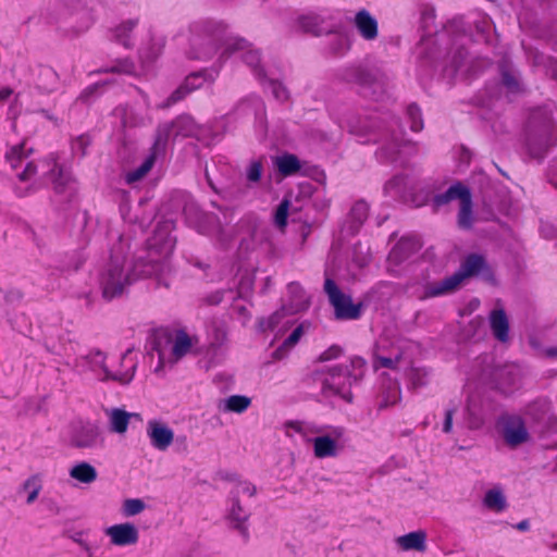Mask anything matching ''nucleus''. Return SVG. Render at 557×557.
Returning <instances> with one entry per match:
<instances>
[{
	"instance_id": "nucleus-5",
	"label": "nucleus",
	"mask_w": 557,
	"mask_h": 557,
	"mask_svg": "<svg viewBox=\"0 0 557 557\" xmlns=\"http://www.w3.org/2000/svg\"><path fill=\"white\" fill-rule=\"evenodd\" d=\"M107 356L99 349L90 350L86 356L75 359L74 368L85 371H91L100 381H116L121 384H128L137 368V355L133 349H127L123 354V363L128 367L127 371H113L107 364Z\"/></svg>"
},
{
	"instance_id": "nucleus-18",
	"label": "nucleus",
	"mask_w": 557,
	"mask_h": 557,
	"mask_svg": "<svg viewBox=\"0 0 557 557\" xmlns=\"http://www.w3.org/2000/svg\"><path fill=\"white\" fill-rule=\"evenodd\" d=\"M502 434L506 444L511 447L529 441V432L523 419L519 416H506L500 420Z\"/></svg>"
},
{
	"instance_id": "nucleus-51",
	"label": "nucleus",
	"mask_w": 557,
	"mask_h": 557,
	"mask_svg": "<svg viewBox=\"0 0 557 557\" xmlns=\"http://www.w3.org/2000/svg\"><path fill=\"white\" fill-rule=\"evenodd\" d=\"M467 413H468L467 424H468L469 429L476 430L483 425L484 419H483L482 414L479 411H476L475 408H473L471 401L468 403Z\"/></svg>"
},
{
	"instance_id": "nucleus-19",
	"label": "nucleus",
	"mask_w": 557,
	"mask_h": 557,
	"mask_svg": "<svg viewBox=\"0 0 557 557\" xmlns=\"http://www.w3.org/2000/svg\"><path fill=\"white\" fill-rule=\"evenodd\" d=\"M110 544L117 547L134 546L139 541V530L131 522H123L110 525L104 529Z\"/></svg>"
},
{
	"instance_id": "nucleus-24",
	"label": "nucleus",
	"mask_w": 557,
	"mask_h": 557,
	"mask_svg": "<svg viewBox=\"0 0 557 557\" xmlns=\"http://www.w3.org/2000/svg\"><path fill=\"white\" fill-rule=\"evenodd\" d=\"M227 518L233 527L240 533L245 541L249 537L246 522L249 518L248 510L240 505L239 499L231 497V505L227 511Z\"/></svg>"
},
{
	"instance_id": "nucleus-64",
	"label": "nucleus",
	"mask_w": 557,
	"mask_h": 557,
	"mask_svg": "<svg viewBox=\"0 0 557 557\" xmlns=\"http://www.w3.org/2000/svg\"><path fill=\"white\" fill-rule=\"evenodd\" d=\"M550 547L555 550H557V541L550 545Z\"/></svg>"
},
{
	"instance_id": "nucleus-25",
	"label": "nucleus",
	"mask_w": 557,
	"mask_h": 557,
	"mask_svg": "<svg viewBox=\"0 0 557 557\" xmlns=\"http://www.w3.org/2000/svg\"><path fill=\"white\" fill-rule=\"evenodd\" d=\"M205 82L203 73H194L185 78V81L172 92L169 101L172 103L186 100V96L191 91L201 87Z\"/></svg>"
},
{
	"instance_id": "nucleus-40",
	"label": "nucleus",
	"mask_w": 557,
	"mask_h": 557,
	"mask_svg": "<svg viewBox=\"0 0 557 557\" xmlns=\"http://www.w3.org/2000/svg\"><path fill=\"white\" fill-rule=\"evenodd\" d=\"M327 46L333 54L344 53L350 47L349 36L345 33H333L329 37Z\"/></svg>"
},
{
	"instance_id": "nucleus-55",
	"label": "nucleus",
	"mask_w": 557,
	"mask_h": 557,
	"mask_svg": "<svg viewBox=\"0 0 557 557\" xmlns=\"http://www.w3.org/2000/svg\"><path fill=\"white\" fill-rule=\"evenodd\" d=\"M341 354H342V348L337 345H333L320 355L319 360L320 361H330L332 359H336L337 357H339Z\"/></svg>"
},
{
	"instance_id": "nucleus-8",
	"label": "nucleus",
	"mask_w": 557,
	"mask_h": 557,
	"mask_svg": "<svg viewBox=\"0 0 557 557\" xmlns=\"http://www.w3.org/2000/svg\"><path fill=\"white\" fill-rule=\"evenodd\" d=\"M197 343L198 338L196 336H190L183 330L176 331L172 338H166L164 342L157 341L151 355V358L154 357V354L158 357L154 372H164L166 368L172 367L186 356Z\"/></svg>"
},
{
	"instance_id": "nucleus-10",
	"label": "nucleus",
	"mask_w": 557,
	"mask_h": 557,
	"mask_svg": "<svg viewBox=\"0 0 557 557\" xmlns=\"http://www.w3.org/2000/svg\"><path fill=\"white\" fill-rule=\"evenodd\" d=\"M484 267V259L479 255H470L461 263L460 270L455 274L440 281L433 282L425 286L424 294L421 299L443 296L456 290L462 281L471 275L476 274Z\"/></svg>"
},
{
	"instance_id": "nucleus-34",
	"label": "nucleus",
	"mask_w": 557,
	"mask_h": 557,
	"mask_svg": "<svg viewBox=\"0 0 557 557\" xmlns=\"http://www.w3.org/2000/svg\"><path fill=\"white\" fill-rule=\"evenodd\" d=\"M305 333V325L299 324L293 332L284 339L281 346L273 351V358L281 360L287 356V354L295 347Z\"/></svg>"
},
{
	"instance_id": "nucleus-48",
	"label": "nucleus",
	"mask_w": 557,
	"mask_h": 557,
	"mask_svg": "<svg viewBox=\"0 0 557 557\" xmlns=\"http://www.w3.org/2000/svg\"><path fill=\"white\" fill-rule=\"evenodd\" d=\"M145 509V503L139 498L125 499L122 505V512L125 517H134Z\"/></svg>"
},
{
	"instance_id": "nucleus-4",
	"label": "nucleus",
	"mask_w": 557,
	"mask_h": 557,
	"mask_svg": "<svg viewBox=\"0 0 557 557\" xmlns=\"http://www.w3.org/2000/svg\"><path fill=\"white\" fill-rule=\"evenodd\" d=\"M557 145V124L554 119L540 108L529 117L525 128V149L535 160H543L549 149Z\"/></svg>"
},
{
	"instance_id": "nucleus-16",
	"label": "nucleus",
	"mask_w": 557,
	"mask_h": 557,
	"mask_svg": "<svg viewBox=\"0 0 557 557\" xmlns=\"http://www.w3.org/2000/svg\"><path fill=\"white\" fill-rule=\"evenodd\" d=\"M102 442L99 428L91 422L78 421L71 425L69 444L79 449L97 447Z\"/></svg>"
},
{
	"instance_id": "nucleus-7",
	"label": "nucleus",
	"mask_w": 557,
	"mask_h": 557,
	"mask_svg": "<svg viewBox=\"0 0 557 557\" xmlns=\"http://www.w3.org/2000/svg\"><path fill=\"white\" fill-rule=\"evenodd\" d=\"M38 168L41 169L42 175L51 181L53 190L57 194L65 196L73 194L75 189L74 181L71 174L58 164L54 156L41 160L38 164L34 161L26 162L23 171L17 173V177L22 182L30 181L37 173Z\"/></svg>"
},
{
	"instance_id": "nucleus-52",
	"label": "nucleus",
	"mask_w": 557,
	"mask_h": 557,
	"mask_svg": "<svg viewBox=\"0 0 557 557\" xmlns=\"http://www.w3.org/2000/svg\"><path fill=\"white\" fill-rule=\"evenodd\" d=\"M268 88L272 92L274 101L285 102L288 100V92L281 83L271 81Z\"/></svg>"
},
{
	"instance_id": "nucleus-58",
	"label": "nucleus",
	"mask_w": 557,
	"mask_h": 557,
	"mask_svg": "<svg viewBox=\"0 0 557 557\" xmlns=\"http://www.w3.org/2000/svg\"><path fill=\"white\" fill-rule=\"evenodd\" d=\"M453 416H454V410L451 409H448L445 413V420H444V423H443V432L445 433H449L453 429Z\"/></svg>"
},
{
	"instance_id": "nucleus-36",
	"label": "nucleus",
	"mask_w": 557,
	"mask_h": 557,
	"mask_svg": "<svg viewBox=\"0 0 557 557\" xmlns=\"http://www.w3.org/2000/svg\"><path fill=\"white\" fill-rule=\"evenodd\" d=\"M484 506L495 512H500L507 507L506 497L500 487L488 490L483 498Z\"/></svg>"
},
{
	"instance_id": "nucleus-6",
	"label": "nucleus",
	"mask_w": 557,
	"mask_h": 557,
	"mask_svg": "<svg viewBox=\"0 0 557 557\" xmlns=\"http://www.w3.org/2000/svg\"><path fill=\"white\" fill-rule=\"evenodd\" d=\"M366 372V361L360 357H352L349 364L336 366L330 369L323 380V393L336 395L345 401L352 400L351 387L362 380Z\"/></svg>"
},
{
	"instance_id": "nucleus-21",
	"label": "nucleus",
	"mask_w": 557,
	"mask_h": 557,
	"mask_svg": "<svg viewBox=\"0 0 557 557\" xmlns=\"http://www.w3.org/2000/svg\"><path fill=\"white\" fill-rule=\"evenodd\" d=\"M419 249L418 240L409 237L401 238L391 250L387 258L388 271L398 273V267Z\"/></svg>"
},
{
	"instance_id": "nucleus-43",
	"label": "nucleus",
	"mask_w": 557,
	"mask_h": 557,
	"mask_svg": "<svg viewBox=\"0 0 557 557\" xmlns=\"http://www.w3.org/2000/svg\"><path fill=\"white\" fill-rule=\"evenodd\" d=\"M500 73H502L504 85L510 91H519L520 90L519 74L510 64H507V63L503 64Z\"/></svg>"
},
{
	"instance_id": "nucleus-59",
	"label": "nucleus",
	"mask_w": 557,
	"mask_h": 557,
	"mask_svg": "<svg viewBox=\"0 0 557 557\" xmlns=\"http://www.w3.org/2000/svg\"><path fill=\"white\" fill-rule=\"evenodd\" d=\"M111 71L129 74L133 72V64L128 61H123L120 62L117 66L112 67Z\"/></svg>"
},
{
	"instance_id": "nucleus-57",
	"label": "nucleus",
	"mask_w": 557,
	"mask_h": 557,
	"mask_svg": "<svg viewBox=\"0 0 557 557\" xmlns=\"http://www.w3.org/2000/svg\"><path fill=\"white\" fill-rule=\"evenodd\" d=\"M548 181L557 189V160H555L548 170Z\"/></svg>"
},
{
	"instance_id": "nucleus-42",
	"label": "nucleus",
	"mask_w": 557,
	"mask_h": 557,
	"mask_svg": "<svg viewBox=\"0 0 557 557\" xmlns=\"http://www.w3.org/2000/svg\"><path fill=\"white\" fill-rule=\"evenodd\" d=\"M299 26L302 30L313 35H322L324 33L323 20L319 15L309 14L299 18Z\"/></svg>"
},
{
	"instance_id": "nucleus-27",
	"label": "nucleus",
	"mask_w": 557,
	"mask_h": 557,
	"mask_svg": "<svg viewBox=\"0 0 557 557\" xmlns=\"http://www.w3.org/2000/svg\"><path fill=\"white\" fill-rule=\"evenodd\" d=\"M138 23V18H128L122 21L111 30L113 40L123 45L124 47H132L133 33L137 27Z\"/></svg>"
},
{
	"instance_id": "nucleus-22",
	"label": "nucleus",
	"mask_w": 557,
	"mask_h": 557,
	"mask_svg": "<svg viewBox=\"0 0 557 557\" xmlns=\"http://www.w3.org/2000/svg\"><path fill=\"white\" fill-rule=\"evenodd\" d=\"M524 416L533 423L544 428H552L556 424V417L552 413V405L547 399H537L529 404L524 409Z\"/></svg>"
},
{
	"instance_id": "nucleus-41",
	"label": "nucleus",
	"mask_w": 557,
	"mask_h": 557,
	"mask_svg": "<svg viewBox=\"0 0 557 557\" xmlns=\"http://www.w3.org/2000/svg\"><path fill=\"white\" fill-rule=\"evenodd\" d=\"M251 404V399L243 395H232L223 403V410L236 413L246 411Z\"/></svg>"
},
{
	"instance_id": "nucleus-56",
	"label": "nucleus",
	"mask_w": 557,
	"mask_h": 557,
	"mask_svg": "<svg viewBox=\"0 0 557 557\" xmlns=\"http://www.w3.org/2000/svg\"><path fill=\"white\" fill-rule=\"evenodd\" d=\"M18 97L10 87H2L0 89V102H17Z\"/></svg>"
},
{
	"instance_id": "nucleus-35",
	"label": "nucleus",
	"mask_w": 557,
	"mask_h": 557,
	"mask_svg": "<svg viewBox=\"0 0 557 557\" xmlns=\"http://www.w3.org/2000/svg\"><path fill=\"white\" fill-rule=\"evenodd\" d=\"M30 153L32 149L26 148L25 143H21L10 147V149L5 152V160L12 169L17 170L20 166H22L23 162L28 158Z\"/></svg>"
},
{
	"instance_id": "nucleus-49",
	"label": "nucleus",
	"mask_w": 557,
	"mask_h": 557,
	"mask_svg": "<svg viewBox=\"0 0 557 557\" xmlns=\"http://www.w3.org/2000/svg\"><path fill=\"white\" fill-rule=\"evenodd\" d=\"M290 207V202L288 199H283L282 202L277 206L274 213V224L283 230L287 224L288 210Z\"/></svg>"
},
{
	"instance_id": "nucleus-30",
	"label": "nucleus",
	"mask_w": 557,
	"mask_h": 557,
	"mask_svg": "<svg viewBox=\"0 0 557 557\" xmlns=\"http://www.w3.org/2000/svg\"><path fill=\"white\" fill-rule=\"evenodd\" d=\"M69 475L71 479L82 484H91L98 478L96 468L87 461H81L74 465L69 470Z\"/></svg>"
},
{
	"instance_id": "nucleus-20",
	"label": "nucleus",
	"mask_w": 557,
	"mask_h": 557,
	"mask_svg": "<svg viewBox=\"0 0 557 557\" xmlns=\"http://www.w3.org/2000/svg\"><path fill=\"white\" fill-rule=\"evenodd\" d=\"M147 436L153 448L165 451L174 441L173 430L163 421L152 419L147 422Z\"/></svg>"
},
{
	"instance_id": "nucleus-28",
	"label": "nucleus",
	"mask_w": 557,
	"mask_h": 557,
	"mask_svg": "<svg viewBox=\"0 0 557 557\" xmlns=\"http://www.w3.org/2000/svg\"><path fill=\"white\" fill-rule=\"evenodd\" d=\"M273 165L284 176H292L301 169L300 160L293 153H282L273 158Z\"/></svg>"
},
{
	"instance_id": "nucleus-38",
	"label": "nucleus",
	"mask_w": 557,
	"mask_h": 557,
	"mask_svg": "<svg viewBox=\"0 0 557 557\" xmlns=\"http://www.w3.org/2000/svg\"><path fill=\"white\" fill-rule=\"evenodd\" d=\"M401 146L403 139L396 135H393L389 141H386L382 145L377 151V157L381 160L394 161L400 151Z\"/></svg>"
},
{
	"instance_id": "nucleus-63",
	"label": "nucleus",
	"mask_w": 557,
	"mask_h": 557,
	"mask_svg": "<svg viewBox=\"0 0 557 557\" xmlns=\"http://www.w3.org/2000/svg\"><path fill=\"white\" fill-rule=\"evenodd\" d=\"M547 355L550 357H557V347L548 349Z\"/></svg>"
},
{
	"instance_id": "nucleus-39",
	"label": "nucleus",
	"mask_w": 557,
	"mask_h": 557,
	"mask_svg": "<svg viewBox=\"0 0 557 557\" xmlns=\"http://www.w3.org/2000/svg\"><path fill=\"white\" fill-rule=\"evenodd\" d=\"M400 399V387L399 384L394 381L389 382L387 386H385L382 391L381 400L379 404V408H387L397 404Z\"/></svg>"
},
{
	"instance_id": "nucleus-60",
	"label": "nucleus",
	"mask_w": 557,
	"mask_h": 557,
	"mask_svg": "<svg viewBox=\"0 0 557 557\" xmlns=\"http://www.w3.org/2000/svg\"><path fill=\"white\" fill-rule=\"evenodd\" d=\"M223 298V293L222 292H216L214 294H212L211 296H209L207 299H206V302L208 305H218L221 302Z\"/></svg>"
},
{
	"instance_id": "nucleus-14",
	"label": "nucleus",
	"mask_w": 557,
	"mask_h": 557,
	"mask_svg": "<svg viewBox=\"0 0 557 557\" xmlns=\"http://www.w3.org/2000/svg\"><path fill=\"white\" fill-rule=\"evenodd\" d=\"M521 369L515 363L484 369L482 380L494 385L503 393H511L516 389L521 381Z\"/></svg>"
},
{
	"instance_id": "nucleus-13",
	"label": "nucleus",
	"mask_w": 557,
	"mask_h": 557,
	"mask_svg": "<svg viewBox=\"0 0 557 557\" xmlns=\"http://www.w3.org/2000/svg\"><path fill=\"white\" fill-rule=\"evenodd\" d=\"M242 52L245 63L252 70L255 76L259 79L265 78V72L261 62L260 52L243 38L230 37L223 44L221 58L227 59L230 55Z\"/></svg>"
},
{
	"instance_id": "nucleus-44",
	"label": "nucleus",
	"mask_w": 557,
	"mask_h": 557,
	"mask_svg": "<svg viewBox=\"0 0 557 557\" xmlns=\"http://www.w3.org/2000/svg\"><path fill=\"white\" fill-rule=\"evenodd\" d=\"M533 65L545 67L546 74L557 79V61L550 58L544 57L537 51H532L530 54Z\"/></svg>"
},
{
	"instance_id": "nucleus-33",
	"label": "nucleus",
	"mask_w": 557,
	"mask_h": 557,
	"mask_svg": "<svg viewBox=\"0 0 557 557\" xmlns=\"http://www.w3.org/2000/svg\"><path fill=\"white\" fill-rule=\"evenodd\" d=\"M369 213V206L367 202L357 201L350 209L348 227L350 234H356L363 222L367 220Z\"/></svg>"
},
{
	"instance_id": "nucleus-31",
	"label": "nucleus",
	"mask_w": 557,
	"mask_h": 557,
	"mask_svg": "<svg viewBox=\"0 0 557 557\" xmlns=\"http://www.w3.org/2000/svg\"><path fill=\"white\" fill-rule=\"evenodd\" d=\"M426 534L423 531H414L396 539L397 545L403 550L424 552L426 548Z\"/></svg>"
},
{
	"instance_id": "nucleus-53",
	"label": "nucleus",
	"mask_w": 557,
	"mask_h": 557,
	"mask_svg": "<svg viewBox=\"0 0 557 557\" xmlns=\"http://www.w3.org/2000/svg\"><path fill=\"white\" fill-rule=\"evenodd\" d=\"M88 145L89 139L87 136H78L72 141V151L74 154L83 157L86 153V148L88 147Z\"/></svg>"
},
{
	"instance_id": "nucleus-32",
	"label": "nucleus",
	"mask_w": 557,
	"mask_h": 557,
	"mask_svg": "<svg viewBox=\"0 0 557 557\" xmlns=\"http://www.w3.org/2000/svg\"><path fill=\"white\" fill-rule=\"evenodd\" d=\"M490 324L494 336L500 341L508 339L509 323L503 309H495L491 312Z\"/></svg>"
},
{
	"instance_id": "nucleus-9",
	"label": "nucleus",
	"mask_w": 557,
	"mask_h": 557,
	"mask_svg": "<svg viewBox=\"0 0 557 557\" xmlns=\"http://www.w3.org/2000/svg\"><path fill=\"white\" fill-rule=\"evenodd\" d=\"M288 293L294 297L290 307L288 309L283 307L267 320L260 321V329L263 332H275V339L293 326L294 320L292 315L307 307L306 296L298 283H290L288 285Z\"/></svg>"
},
{
	"instance_id": "nucleus-29",
	"label": "nucleus",
	"mask_w": 557,
	"mask_h": 557,
	"mask_svg": "<svg viewBox=\"0 0 557 557\" xmlns=\"http://www.w3.org/2000/svg\"><path fill=\"white\" fill-rule=\"evenodd\" d=\"M106 414L109 420L110 430L117 434H124L129 424L133 413H129L120 408L107 409Z\"/></svg>"
},
{
	"instance_id": "nucleus-23",
	"label": "nucleus",
	"mask_w": 557,
	"mask_h": 557,
	"mask_svg": "<svg viewBox=\"0 0 557 557\" xmlns=\"http://www.w3.org/2000/svg\"><path fill=\"white\" fill-rule=\"evenodd\" d=\"M325 431V425H318L311 422L305 421H289L285 424V433L292 437L294 434H298L307 443L314 444L315 436H319Z\"/></svg>"
},
{
	"instance_id": "nucleus-26",
	"label": "nucleus",
	"mask_w": 557,
	"mask_h": 557,
	"mask_svg": "<svg viewBox=\"0 0 557 557\" xmlns=\"http://www.w3.org/2000/svg\"><path fill=\"white\" fill-rule=\"evenodd\" d=\"M355 25L366 40H373L377 36V22L366 10L359 11L355 16Z\"/></svg>"
},
{
	"instance_id": "nucleus-50",
	"label": "nucleus",
	"mask_w": 557,
	"mask_h": 557,
	"mask_svg": "<svg viewBox=\"0 0 557 557\" xmlns=\"http://www.w3.org/2000/svg\"><path fill=\"white\" fill-rule=\"evenodd\" d=\"M256 494V486L247 481L238 482L231 492L232 498L239 499L240 496L252 497Z\"/></svg>"
},
{
	"instance_id": "nucleus-12",
	"label": "nucleus",
	"mask_w": 557,
	"mask_h": 557,
	"mask_svg": "<svg viewBox=\"0 0 557 557\" xmlns=\"http://www.w3.org/2000/svg\"><path fill=\"white\" fill-rule=\"evenodd\" d=\"M324 292L334 308L337 320H357L361 317L362 304H354L350 296L344 294L330 277L325 278Z\"/></svg>"
},
{
	"instance_id": "nucleus-54",
	"label": "nucleus",
	"mask_w": 557,
	"mask_h": 557,
	"mask_svg": "<svg viewBox=\"0 0 557 557\" xmlns=\"http://www.w3.org/2000/svg\"><path fill=\"white\" fill-rule=\"evenodd\" d=\"M101 86L99 84H94L85 88L81 94V100L84 102L87 101H96L97 95L100 91Z\"/></svg>"
},
{
	"instance_id": "nucleus-45",
	"label": "nucleus",
	"mask_w": 557,
	"mask_h": 557,
	"mask_svg": "<svg viewBox=\"0 0 557 557\" xmlns=\"http://www.w3.org/2000/svg\"><path fill=\"white\" fill-rule=\"evenodd\" d=\"M164 44V38L152 37L148 48L143 53L144 59L149 62L154 61L162 53Z\"/></svg>"
},
{
	"instance_id": "nucleus-15",
	"label": "nucleus",
	"mask_w": 557,
	"mask_h": 557,
	"mask_svg": "<svg viewBox=\"0 0 557 557\" xmlns=\"http://www.w3.org/2000/svg\"><path fill=\"white\" fill-rule=\"evenodd\" d=\"M459 200L458 223L461 227H470L472 224V201L469 189L458 183L450 186L444 194L435 196V206H443L451 200Z\"/></svg>"
},
{
	"instance_id": "nucleus-17",
	"label": "nucleus",
	"mask_w": 557,
	"mask_h": 557,
	"mask_svg": "<svg viewBox=\"0 0 557 557\" xmlns=\"http://www.w3.org/2000/svg\"><path fill=\"white\" fill-rule=\"evenodd\" d=\"M169 138V129L168 127L160 128L158 131L154 144L151 148V153L146 158L143 164L134 171H131L126 174V182L128 184H133L135 182L140 181L147 173L152 169L156 159L159 154L163 153L166 148Z\"/></svg>"
},
{
	"instance_id": "nucleus-61",
	"label": "nucleus",
	"mask_w": 557,
	"mask_h": 557,
	"mask_svg": "<svg viewBox=\"0 0 557 557\" xmlns=\"http://www.w3.org/2000/svg\"><path fill=\"white\" fill-rule=\"evenodd\" d=\"M529 521L527 520H523V521H520L518 524H517V529L520 530V531H527L529 529Z\"/></svg>"
},
{
	"instance_id": "nucleus-11",
	"label": "nucleus",
	"mask_w": 557,
	"mask_h": 557,
	"mask_svg": "<svg viewBox=\"0 0 557 557\" xmlns=\"http://www.w3.org/2000/svg\"><path fill=\"white\" fill-rule=\"evenodd\" d=\"M346 429L343 426L325 425L319 436H315L313 455L318 459L334 458L345 448L347 436Z\"/></svg>"
},
{
	"instance_id": "nucleus-62",
	"label": "nucleus",
	"mask_w": 557,
	"mask_h": 557,
	"mask_svg": "<svg viewBox=\"0 0 557 557\" xmlns=\"http://www.w3.org/2000/svg\"><path fill=\"white\" fill-rule=\"evenodd\" d=\"M113 371H127L128 370V367L126 364L123 363V355L121 356V359H120V367L119 368H113Z\"/></svg>"
},
{
	"instance_id": "nucleus-46",
	"label": "nucleus",
	"mask_w": 557,
	"mask_h": 557,
	"mask_svg": "<svg viewBox=\"0 0 557 557\" xmlns=\"http://www.w3.org/2000/svg\"><path fill=\"white\" fill-rule=\"evenodd\" d=\"M406 123L409 125L412 132H420L423 128L420 107H407Z\"/></svg>"
},
{
	"instance_id": "nucleus-47",
	"label": "nucleus",
	"mask_w": 557,
	"mask_h": 557,
	"mask_svg": "<svg viewBox=\"0 0 557 557\" xmlns=\"http://www.w3.org/2000/svg\"><path fill=\"white\" fill-rule=\"evenodd\" d=\"M263 173V163L261 159L251 160L246 168L245 174L249 183H258Z\"/></svg>"
},
{
	"instance_id": "nucleus-2",
	"label": "nucleus",
	"mask_w": 557,
	"mask_h": 557,
	"mask_svg": "<svg viewBox=\"0 0 557 557\" xmlns=\"http://www.w3.org/2000/svg\"><path fill=\"white\" fill-rule=\"evenodd\" d=\"M411 347L412 345L406 339L389 342L386 338H380L374 349V369L404 371L412 388L425 385L429 373L424 368L411 366Z\"/></svg>"
},
{
	"instance_id": "nucleus-37",
	"label": "nucleus",
	"mask_w": 557,
	"mask_h": 557,
	"mask_svg": "<svg viewBox=\"0 0 557 557\" xmlns=\"http://www.w3.org/2000/svg\"><path fill=\"white\" fill-rule=\"evenodd\" d=\"M21 490L27 494L26 504L32 505L42 490V480L39 474H33L22 484Z\"/></svg>"
},
{
	"instance_id": "nucleus-3",
	"label": "nucleus",
	"mask_w": 557,
	"mask_h": 557,
	"mask_svg": "<svg viewBox=\"0 0 557 557\" xmlns=\"http://www.w3.org/2000/svg\"><path fill=\"white\" fill-rule=\"evenodd\" d=\"M225 40V28L221 24L210 21L197 22L188 28L185 53L189 59L208 61L220 51L219 60L224 61L221 54Z\"/></svg>"
},
{
	"instance_id": "nucleus-1",
	"label": "nucleus",
	"mask_w": 557,
	"mask_h": 557,
	"mask_svg": "<svg viewBox=\"0 0 557 557\" xmlns=\"http://www.w3.org/2000/svg\"><path fill=\"white\" fill-rule=\"evenodd\" d=\"M172 224L163 222L157 226L147 242V249L128 259L131 249L128 237L121 235L111 248L110 261L100 274V286L106 299L121 296L139 278L153 277L159 285L169 286L168 277L172 272L170 257L175 246L171 235Z\"/></svg>"
}]
</instances>
